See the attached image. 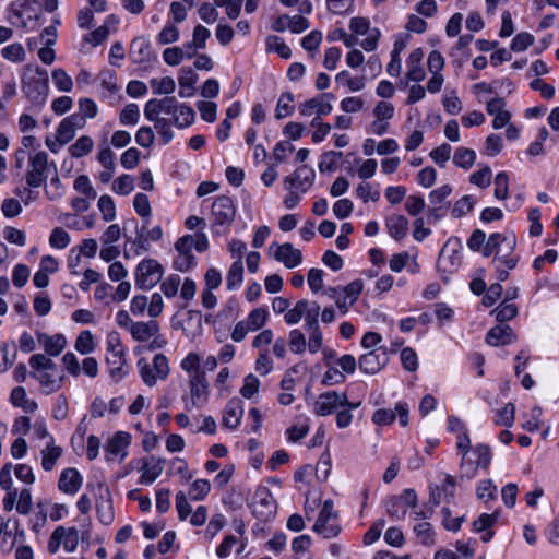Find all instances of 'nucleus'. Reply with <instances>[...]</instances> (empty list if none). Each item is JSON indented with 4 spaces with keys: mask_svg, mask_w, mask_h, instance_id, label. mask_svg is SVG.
<instances>
[{
    "mask_svg": "<svg viewBox=\"0 0 559 559\" xmlns=\"http://www.w3.org/2000/svg\"><path fill=\"white\" fill-rule=\"evenodd\" d=\"M343 157L342 152L329 151L321 155L318 168L320 173H333L337 169L340 159Z\"/></svg>",
    "mask_w": 559,
    "mask_h": 559,
    "instance_id": "38",
    "label": "nucleus"
},
{
    "mask_svg": "<svg viewBox=\"0 0 559 559\" xmlns=\"http://www.w3.org/2000/svg\"><path fill=\"white\" fill-rule=\"evenodd\" d=\"M320 306L317 301H310L306 299V306L304 307L305 329L319 328V316Z\"/></svg>",
    "mask_w": 559,
    "mask_h": 559,
    "instance_id": "39",
    "label": "nucleus"
},
{
    "mask_svg": "<svg viewBox=\"0 0 559 559\" xmlns=\"http://www.w3.org/2000/svg\"><path fill=\"white\" fill-rule=\"evenodd\" d=\"M476 160L475 151L466 147H457L453 155V163L463 169H469Z\"/></svg>",
    "mask_w": 559,
    "mask_h": 559,
    "instance_id": "41",
    "label": "nucleus"
},
{
    "mask_svg": "<svg viewBox=\"0 0 559 559\" xmlns=\"http://www.w3.org/2000/svg\"><path fill=\"white\" fill-rule=\"evenodd\" d=\"M165 461L162 459L151 457L144 461L141 466V477L139 483L142 485L153 484L163 473Z\"/></svg>",
    "mask_w": 559,
    "mask_h": 559,
    "instance_id": "25",
    "label": "nucleus"
},
{
    "mask_svg": "<svg viewBox=\"0 0 559 559\" xmlns=\"http://www.w3.org/2000/svg\"><path fill=\"white\" fill-rule=\"evenodd\" d=\"M314 178L316 173L312 168L301 166L285 177L284 186L287 190H298L305 193L313 185Z\"/></svg>",
    "mask_w": 559,
    "mask_h": 559,
    "instance_id": "15",
    "label": "nucleus"
},
{
    "mask_svg": "<svg viewBox=\"0 0 559 559\" xmlns=\"http://www.w3.org/2000/svg\"><path fill=\"white\" fill-rule=\"evenodd\" d=\"M95 508L97 518L102 524L110 525L114 522L115 511L112 504V497L107 486L98 485Z\"/></svg>",
    "mask_w": 559,
    "mask_h": 559,
    "instance_id": "14",
    "label": "nucleus"
},
{
    "mask_svg": "<svg viewBox=\"0 0 559 559\" xmlns=\"http://www.w3.org/2000/svg\"><path fill=\"white\" fill-rule=\"evenodd\" d=\"M385 225L390 236L395 240L404 238L408 230V221L403 215H392L388 217Z\"/></svg>",
    "mask_w": 559,
    "mask_h": 559,
    "instance_id": "30",
    "label": "nucleus"
},
{
    "mask_svg": "<svg viewBox=\"0 0 559 559\" xmlns=\"http://www.w3.org/2000/svg\"><path fill=\"white\" fill-rule=\"evenodd\" d=\"M1 55L4 59L11 62H23L26 58L24 47L19 43L5 46L1 50Z\"/></svg>",
    "mask_w": 559,
    "mask_h": 559,
    "instance_id": "55",
    "label": "nucleus"
},
{
    "mask_svg": "<svg viewBox=\"0 0 559 559\" xmlns=\"http://www.w3.org/2000/svg\"><path fill=\"white\" fill-rule=\"evenodd\" d=\"M287 344L289 346V349L294 354H304L307 349V340L305 334L298 330L294 329L288 334V341Z\"/></svg>",
    "mask_w": 559,
    "mask_h": 559,
    "instance_id": "46",
    "label": "nucleus"
},
{
    "mask_svg": "<svg viewBox=\"0 0 559 559\" xmlns=\"http://www.w3.org/2000/svg\"><path fill=\"white\" fill-rule=\"evenodd\" d=\"M96 347L95 338L91 331H82L75 341V349L80 354H90L92 353Z\"/></svg>",
    "mask_w": 559,
    "mask_h": 559,
    "instance_id": "50",
    "label": "nucleus"
},
{
    "mask_svg": "<svg viewBox=\"0 0 559 559\" xmlns=\"http://www.w3.org/2000/svg\"><path fill=\"white\" fill-rule=\"evenodd\" d=\"M73 188L81 194H83L86 199H95L97 193L93 188L88 176L80 175L75 180Z\"/></svg>",
    "mask_w": 559,
    "mask_h": 559,
    "instance_id": "58",
    "label": "nucleus"
},
{
    "mask_svg": "<svg viewBox=\"0 0 559 559\" xmlns=\"http://www.w3.org/2000/svg\"><path fill=\"white\" fill-rule=\"evenodd\" d=\"M274 248L273 258L283 263L287 269H295L302 262V253L299 249L295 248L290 242L278 245L274 242L271 249Z\"/></svg>",
    "mask_w": 559,
    "mask_h": 559,
    "instance_id": "16",
    "label": "nucleus"
},
{
    "mask_svg": "<svg viewBox=\"0 0 559 559\" xmlns=\"http://www.w3.org/2000/svg\"><path fill=\"white\" fill-rule=\"evenodd\" d=\"M347 403V394L336 391L321 393L314 402L313 413L318 416H328L342 404Z\"/></svg>",
    "mask_w": 559,
    "mask_h": 559,
    "instance_id": "12",
    "label": "nucleus"
},
{
    "mask_svg": "<svg viewBox=\"0 0 559 559\" xmlns=\"http://www.w3.org/2000/svg\"><path fill=\"white\" fill-rule=\"evenodd\" d=\"M156 331H159L158 322L151 320L147 322L138 321L131 325L130 334L136 342H147L152 336L156 334Z\"/></svg>",
    "mask_w": 559,
    "mask_h": 559,
    "instance_id": "27",
    "label": "nucleus"
},
{
    "mask_svg": "<svg viewBox=\"0 0 559 559\" xmlns=\"http://www.w3.org/2000/svg\"><path fill=\"white\" fill-rule=\"evenodd\" d=\"M37 338L49 356H58L67 346V338L63 334L48 335L46 333H38Z\"/></svg>",
    "mask_w": 559,
    "mask_h": 559,
    "instance_id": "26",
    "label": "nucleus"
},
{
    "mask_svg": "<svg viewBox=\"0 0 559 559\" xmlns=\"http://www.w3.org/2000/svg\"><path fill=\"white\" fill-rule=\"evenodd\" d=\"M32 491L29 488H23L20 492H17L16 511L20 514L26 515L32 511Z\"/></svg>",
    "mask_w": 559,
    "mask_h": 559,
    "instance_id": "63",
    "label": "nucleus"
},
{
    "mask_svg": "<svg viewBox=\"0 0 559 559\" xmlns=\"http://www.w3.org/2000/svg\"><path fill=\"white\" fill-rule=\"evenodd\" d=\"M452 243L460 247L459 239H449L438 259V267L449 273H452L461 264V253L457 248H451Z\"/></svg>",
    "mask_w": 559,
    "mask_h": 559,
    "instance_id": "17",
    "label": "nucleus"
},
{
    "mask_svg": "<svg viewBox=\"0 0 559 559\" xmlns=\"http://www.w3.org/2000/svg\"><path fill=\"white\" fill-rule=\"evenodd\" d=\"M131 55L135 62L148 61L152 57L150 43L144 37L135 38L131 44Z\"/></svg>",
    "mask_w": 559,
    "mask_h": 559,
    "instance_id": "33",
    "label": "nucleus"
},
{
    "mask_svg": "<svg viewBox=\"0 0 559 559\" xmlns=\"http://www.w3.org/2000/svg\"><path fill=\"white\" fill-rule=\"evenodd\" d=\"M190 404L186 403V408L190 411L193 407L200 408L207 401L209 383L204 371H194L189 378Z\"/></svg>",
    "mask_w": 559,
    "mask_h": 559,
    "instance_id": "8",
    "label": "nucleus"
},
{
    "mask_svg": "<svg viewBox=\"0 0 559 559\" xmlns=\"http://www.w3.org/2000/svg\"><path fill=\"white\" fill-rule=\"evenodd\" d=\"M269 319V312L265 308H255L247 317L245 321L246 325L251 332H255L262 329Z\"/></svg>",
    "mask_w": 559,
    "mask_h": 559,
    "instance_id": "37",
    "label": "nucleus"
},
{
    "mask_svg": "<svg viewBox=\"0 0 559 559\" xmlns=\"http://www.w3.org/2000/svg\"><path fill=\"white\" fill-rule=\"evenodd\" d=\"M140 109L136 104H128L120 112L119 120L123 126H134L139 122Z\"/></svg>",
    "mask_w": 559,
    "mask_h": 559,
    "instance_id": "57",
    "label": "nucleus"
},
{
    "mask_svg": "<svg viewBox=\"0 0 559 559\" xmlns=\"http://www.w3.org/2000/svg\"><path fill=\"white\" fill-rule=\"evenodd\" d=\"M324 98H332V95L325 93L320 97H313L311 99L306 100L299 105V112L304 117H309L312 114H317V116H326L329 115L333 106L329 102H324Z\"/></svg>",
    "mask_w": 559,
    "mask_h": 559,
    "instance_id": "20",
    "label": "nucleus"
},
{
    "mask_svg": "<svg viewBox=\"0 0 559 559\" xmlns=\"http://www.w3.org/2000/svg\"><path fill=\"white\" fill-rule=\"evenodd\" d=\"M83 483L81 474L75 468H66L62 471L58 488L67 495H75Z\"/></svg>",
    "mask_w": 559,
    "mask_h": 559,
    "instance_id": "24",
    "label": "nucleus"
},
{
    "mask_svg": "<svg viewBox=\"0 0 559 559\" xmlns=\"http://www.w3.org/2000/svg\"><path fill=\"white\" fill-rule=\"evenodd\" d=\"M139 372L143 382L148 386H154L157 383V376L154 373V368L146 361L145 358H141L138 361Z\"/></svg>",
    "mask_w": 559,
    "mask_h": 559,
    "instance_id": "61",
    "label": "nucleus"
},
{
    "mask_svg": "<svg viewBox=\"0 0 559 559\" xmlns=\"http://www.w3.org/2000/svg\"><path fill=\"white\" fill-rule=\"evenodd\" d=\"M131 443V435L124 431L116 432L105 444L104 451L107 461L119 459L123 461L128 455V447Z\"/></svg>",
    "mask_w": 559,
    "mask_h": 559,
    "instance_id": "13",
    "label": "nucleus"
},
{
    "mask_svg": "<svg viewBox=\"0 0 559 559\" xmlns=\"http://www.w3.org/2000/svg\"><path fill=\"white\" fill-rule=\"evenodd\" d=\"M61 545L67 552H73L79 545V531L75 527H56L50 535L48 550L55 554Z\"/></svg>",
    "mask_w": 559,
    "mask_h": 559,
    "instance_id": "7",
    "label": "nucleus"
},
{
    "mask_svg": "<svg viewBox=\"0 0 559 559\" xmlns=\"http://www.w3.org/2000/svg\"><path fill=\"white\" fill-rule=\"evenodd\" d=\"M413 532L421 545L432 546L436 543L435 531L429 522H418L414 525Z\"/></svg>",
    "mask_w": 559,
    "mask_h": 559,
    "instance_id": "35",
    "label": "nucleus"
},
{
    "mask_svg": "<svg viewBox=\"0 0 559 559\" xmlns=\"http://www.w3.org/2000/svg\"><path fill=\"white\" fill-rule=\"evenodd\" d=\"M61 455L62 449L55 445L53 438L50 437V442L41 450V467L46 472L51 471Z\"/></svg>",
    "mask_w": 559,
    "mask_h": 559,
    "instance_id": "32",
    "label": "nucleus"
},
{
    "mask_svg": "<svg viewBox=\"0 0 559 559\" xmlns=\"http://www.w3.org/2000/svg\"><path fill=\"white\" fill-rule=\"evenodd\" d=\"M242 415L243 407L241 401L231 399L225 406L222 423L226 428L235 430L240 425Z\"/></svg>",
    "mask_w": 559,
    "mask_h": 559,
    "instance_id": "23",
    "label": "nucleus"
},
{
    "mask_svg": "<svg viewBox=\"0 0 559 559\" xmlns=\"http://www.w3.org/2000/svg\"><path fill=\"white\" fill-rule=\"evenodd\" d=\"M48 154L38 152L29 157L28 170L25 179L32 188H38L47 180Z\"/></svg>",
    "mask_w": 559,
    "mask_h": 559,
    "instance_id": "9",
    "label": "nucleus"
},
{
    "mask_svg": "<svg viewBox=\"0 0 559 559\" xmlns=\"http://www.w3.org/2000/svg\"><path fill=\"white\" fill-rule=\"evenodd\" d=\"M198 81V74L190 68L181 69V73L178 78L180 86L179 96L190 97L194 93V85Z\"/></svg>",
    "mask_w": 559,
    "mask_h": 559,
    "instance_id": "29",
    "label": "nucleus"
},
{
    "mask_svg": "<svg viewBox=\"0 0 559 559\" xmlns=\"http://www.w3.org/2000/svg\"><path fill=\"white\" fill-rule=\"evenodd\" d=\"M94 142L91 136H80L70 147L69 153L74 158H81L90 154L93 150Z\"/></svg>",
    "mask_w": 559,
    "mask_h": 559,
    "instance_id": "40",
    "label": "nucleus"
},
{
    "mask_svg": "<svg viewBox=\"0 0 559 559\" xmlns=\"http://www.w3.org/2000/svg\"><path fill=\"white\" fill-rule=\"evenodd\" d=\"M487 242L497 251L504 249V251L513 252L516 247V238L513 234L493 233L489 236Z\"/></svg>",
    "mask_w": 559,
    "mask_h": 559,
    "instance_id": "31",
    "label": "nucleus"
},
{
    "mask_svg": "<svg viewBox=\"0 0 559 559\" xmlns=\"http://www.w3.org/2000/svg\"><path fill=\"white\" fill-rule=\"evenodd\" d=\"M496 319L500 324L512 320L518 314V307L514 304H509L507 301L501 302L493 311Z\"/></svg>",
    "mask_w": 559,
    "mask_h": 559,
    "instance_id": "53",
    "label": "nucleus"
},
{
    "mask_svg": "<svg viewBox=\"0 0 559 559\" xmlns=\"http://www.w3.org/2000/svg\"><path fill=\"white\" fill-rule=\"evenodd\" d=\"M193 56L194 51L186 53L185 49L180 47L166 48L163 52V59L169 66H178L185 58L190 59Z\"/></svg>",
    "mask_w": 559,
    "mask_h": 559,
    "instance_id": "45",
    "label": "nucleus"
},
{
    "mask_svg": "<svg viewBox=\"0 0 559 559\" xmlns=\"http://www.w3.org/2000/svg\"><path fill=\"white\" fill-rule=\"evenodd\" d=\"M97 160L104 168L98 174L97 178L102 183L106 185L112 179V177L115 175V170H116L115 154L110 147H108V146L102 147L97 154Z\"/></svg>",
    "mask_w": 559,
    "mask_h": 559,
    "instance_id": "22",
    "label": "nucleus"
},
{
    "mask_svg": "<svg viewBox=\"0 0 559 559\" xmlns=\"http://www.w3.org/2000/svg\"><path fill=\"white\" fill-rule=\"evenodd\" d=\"M29 366L38 373L41 371H53L56 364L44 354H35L29 358Z\"/></svg>",
    "mask_w": 559,
    "mask_h": 559,
    "instance_id": "56",
    "label": "nucleus"
},
{
    "mask_svg": "<svg viewBox=\"0 0 559 559\" xmlns=\"http://www.w3.org/2000/svg\"><path fill=\"white\" fill-rule=\"evenodd\" d=\"M333 507L332 500H325L313 525V531L325 538L335 537L341 531L340 526L335 523L336 514Z\"/></svg>",
    "mask_w": 559,
    "mask_h": 559,
    "instance_id": "6",
    "label": "nucleus"
},
{
    "mask_svg": "<svg viewBox=\"0 0 559 559\" xmlns=\"http://www.w3.org/2000/svg\"><path fill=\"white\" fill-rule=\"evenodd\" d=\"M22 90L33 103L45 102L48 94L47 71L36 67L34 76L22 80Z\"/></svg>",
    "mask_w": 559,
    "mask_h": 559,
    "instance_id": "5",
    "label": "nucleus"
},
{
    "mask_svg": "<svg viewBox=\"0 0 559 559\" xmlns=\"http://www.w3.org/2000/svg\"><path fill=\"white\" fill-rule=\"evenodd\" d=\"M252 514L261 522L274 519L277 511V503L267 487H259L250 504Z\"/></svg>",
    "mask_w": 559,
    "mask_h": 559,
    "instance_id": "3",
    "label": "nucleus"
},
{
    "mask_svg": "<svg viewBox=\"0 0 559 559\" xmlns=\"http://www.w3.org/2000/svg\"><path fill=\"white\" fill-rule=\"evenodd\" d=\"M294 95L290 92L283 93L276 104L275 117L276 119H283L290 116L294 112Z\"/></svg>",
    "mask_w": 559,
    "mask_h": 559,
    "instance_id": "44",
    "label": "nucleus"
},
{
    "mask_svg": "<svg viewBox=\"0 0 559 559\" xmlns=\"http://www.w3.org/2000/svg\"><path fill=\"white\" fill-rule=\"evenodd\" d=\"M475 205L474 198L472 195H464L457 200L451 207V215L454 218L462 217L469 213Z\"/></svg>",
    "mask_w": 559,
    "mask_h": 559,
    "instance_id": "54",
    "label": "nucleus"
},
{
    "mask_svg": "<svg viewBox=\"0 0 559 559\" xmlns=\"http://www.w3.org/2000/svg\"><path fill=\"white\" fill-rule=\"evenodd\" d=\"M210 31L203 25H197L193 29L192 41L185 45L186 48L204 49L210 37Z\"/></svg>",
    "mask_w": 559,
    "mask_h": 559,
    "instance_id": "47",
    "label": "nucleus"
},
{
    "mask_svg": "<svg viewBox=\"0 0 559 559\" xmlns=\"http://www.w3.org/2000/svg\"><path fill=\"white\" fill-rule=\"evenodd\" d=\"M424 50L421 48L414 49L406 59V82L405 86L409 81L421 82L426 78V71L423 67Z\"/></svg>",
    "mask_w": 559,
    "mask_h": 559,
    "instance_id": "19",
    "label": "nucleus"
},
{
    "mask_svg": "<svg viewBox=\"0 0 559 559\" xmlns=\"http://www.w3.org/2000/svg\"><path fill=\"white\" fill-rule=\"evenodd\" d=\"M515 406L508 403L504 407L498 411L495 423L499 426L511 427L514 423Z\"/></svg>",
    "mask_w": 559,
    "mask_h": 559,
    "instance_id": "60",
    "label": "nucleus"
},
{
    "mask_svg": "<svg viewBox=\"0 0 559 559\" xmlns=\"http://www.w3.org/2000/svg\"><path fill=\"white\" fill-rule=\"evenodd\" d=\"M386 362L388 356L385 349H372L360 356L359 368L367 374H376L385 366Z\"/></svg>",
    "mask_w": 559,
    "mask_h": 559,
    "instance_id": "18",
    "label": "nucleus"
},
{
    "mask_svg": "<svg viewBox=\"0 0 559 559\" xmlns=\"http://www.w3.org/2000/svg\"><path fill=\"white\" fill-rule=\"evenodd\" d=\"M451 193L452 187L448 183L430 191L428 195V223H436L445 217L448 211L451 209V202L448 200Z\"/></svg>",
    "mask_w": 559,
    "mask_h": 559,
    "instance_id": "2",
    "label": "nucleus"
},
{
    "mask_svg": "<svg viewBox=\"0 0 559 559\" xmlns=\"http://www.w3.org/2000/svg\"><path fill=\"white\" fill-rule=\"evenodd\" d=\"M133 189H134L133 178L128 174H123V175L119 176L117 179L114 180L112 186H111V190L116 194H120V195H128L133 191Z\"/></svg>",
    "mask_w": 559,
    "mask_h": 559,
    "instance_id": "52",
    "label": "nucleus"
},
{
    "mask_svg": "<svg viewBox=\"0 0 559 559\" xmlns=\"http://www.w3.org/2000/svg\"><path fill=\"white\" fill-rule=\"evenodd\" d=\"M32 376L39 381L46 394L56 392L61 386L62 377H59L53 372L41 371L39 373H32Z\"/></svg>",
    "mask_w": 559,
    "mask_h": 559,
    "instance_id": "34",
    "label": "nucleus"
},
{
    "mask_svg": "<svg viewBox=\"0 0 559 559\" xmlns=\"http://www.w3.org/2000/svg\"><path fill=\"white\" fill-rule=\"evenodd\" d=\"M516 341V334L508 324H498L491 328L486 335V343L490 346H504Z\"/></svg>",
    "mask_w": 559,
    "mask_h": 559,
    "instance_id": "21",
    "label": "nucleus"
},
{
    "mask_svg": "<svg viewBox=\"0 0 559 559\" xmlns=\"http://www.w3.org/2000/svg\"><path fill=\"white\" fill-rule=\"evenodd\" d=\"M266 50L271 52H276L280 57L284 59H289L292 57V50L286 45L284 39L278 36L271 35L265 40Z\"/></svg>",
    "mask_w": 559,
    "mask_h": 559,
    "instance_id": "42",
    "label": "nucleus"
},
{
    "mask_svg": "<svg viewBox=\"0 0 559 559\" xmlns=\"http://www.w3.org/2000/svg\"><path fill=\"white\" fill-rule=\"evenodd\" d=\"M211 490V484L206 479H197L189 489V496L192 500H203Z\"/></svg>",
    "mask_w": 559,
    "mask_h": 559,
    "instance_id": "64",
    "label": "nucleus"
},
{
    "mask_svg": "<svg viewBox=\"0 0 559 559\" xmlns=\"http://www.w3.org/2000/svg\"><path fill=\"white\" fill-rule=\"evenodd\" d=\"M163 277V266L154 259L141 261L135 272V284L140 289H151Z\"/></svg>",
    "mask_w": 559,
    "mask_h": 559,
    "instance_id": "4",
    "label": "nucleus"
},
{
    "mask_svg": "<svg viewBox=\"0 0 559 559\" xmlns=\"http://www.w3.org/2000/svg\"><path fill=\"white\" fill-rule=\"evenodd\" d=\"M98 210L105 222H111L116 218V205L110 195L104 194L98 199Z\"/></svg>",
    "mask_w": 559,
    "mask_h": 559,
    "instance_id": "51",
    "label": "nucleus"
},
{
    "mask_svg": "<svg viewBox=\"0 0 559 559\" xmlns=\"http://www.w3.org/2000/svg\"><path fill=\"white\" fill-rule=\"evenodd\" d=\"M106 348V361L109 366L110 377L121 380L128 373V369L126 367L124 348L118 332L111 331L107 334Z\"/></svg>",
    "mask_w": 559,
    "mask_h": 559,
    "instance_id": "1",
    "label": "nucleus"
},
{
    "mask_svg": "<svg viewBox=\"0 0 559 559\" xmlns=\"http://www.w3.org/2000/svg\"><path fill=\"white\" fill-rule=\"evenodd\" d=\"M192 236L186 235L177 239L175 242V249L177 251V257L174 260V269L179 272H188L195 264V257L192 254Z\"/></svg>",
    "mask_w": 559,
    "mask_h": 559,
    "instance_id": "11",
    "label": "nucleus"
},
{
    "mask_svg": "<svg viewBox=\"0 0 559 559\" xmlns=\"http://www.w3.org/2000/svg\"><path fill=\"white\" fill-rule=\"evenodd\" d=\"M180 285V276L177 274H171L162 282L160 290L167 298H174L178 294Z\"/></svg>",
    "mask_w": 559,
    "mask_h": 559,
    "instance_id": "62",
    "label": "nucleus"
},
{
    "mask_svg": "<svg viewBox=\"0 0 559 559\" xmlns=\"http://www.w3.org/2000/svg\"><path fill=\"white\" fill-rule=\"evenodd\" d=\"M476 496L484 502L495 500L497 497V486L491 479H484L477 485Z\"/></svg>",
    "mask_w": 559,
    "mask_h": 559,
    "instance_id": "49",
    "label": "nucleus"
},
{
    "mask_svg": "<svg viewBox=\"0 0 559 559\" xmlns=\"http://www.w3.org/2000/svg\"><path fill=\"white\" fill-rule=\"evenodd\" d=\"M52 81L56 85V87L61 92H70L73 87V81L70 75L67 74V72L59 68L55 69L51 73Z\"/></svg>",
    "mask_w": 559,
    "mask_h": 559,
    "instance_id": "59",
    "label": "nucleus"
},
{
    "mask_svg": "<svg viewBox=\"0 0 559 559\" xmlns=\"http://www.w3.org/2000/svg\"><path fill=\"white\" fill-rule=\"evenodd\" d=\"M243 281V262L236 260L229 267L226 276V287L234 290L240 287Z\"/></svg>",
    "mask_w": 559,
    "mask_h": 559,
    "instance_id": "36",
    "label": "nucleus"
},
{
    "mask_svg": "<svg viewBox=\"0 0 559 559\" xmlns=\"http://www.w3.org/2000/svg\"><path fill=\"white\" fill-rule=\"evenodd\" d=\"M195 114L193 109L187 105L179 104L173 115L176 126L179 128L189 127L194 121Z\"/></svg>",
    "mask_w": 559,
    "mask_h": 559,
    "instance_id": "43",
    "label": "nucleus"
},
{
    "mask_svg": "<svg viewBox=\"0 0 559 559\" xmlns=\"http://www.w3.org/2000/svg\"><path fill=\"white\" fill-rule=\"evenodd\" d=\"M499 512L483 513L473 523L475 532L483 533L480 539L484 543H488L493 537V532L490 531L496 522L498 521Z\"/></svg>",
    "mask_w": 559,
    "mask_h": 559,
    "instance_id": "28",
    "label": "nucleus"
},
{
    "mask_svg": "<svg viewBox=\"0 0 559 559\" xmlns=\"http://www.w3.org/2000/svg\"><path fill=\"white\" fill-rule=\"evenodd\" d=\"M150 85L156 95L171 94L176 90V83L173 78L164 76L162 79H152Z\"/></svg>",
    "mask_w": 559,
    "mask_h": 559,
    "instance_id": "48",
    "label": "nucleus"
},
{
    "mask_svg": "<svg viewBox=\"0 0 559 559\" xmlns=\"http://www.w3.org/2000/svg\"><path fill=\"white\" fill-rule=\"evenodd\" d=\"M213 229L218 226H229L235 218L236 207L233 200L226 195H219L212 204Z\"/></svg>",
    "mask_w": 559,
    "mask_h": 559,
    "instance_id": "10",
    "label": "nucleus"
}]
</instances>
